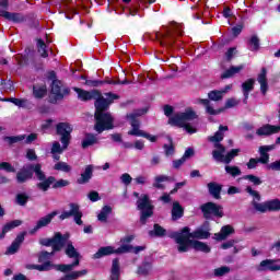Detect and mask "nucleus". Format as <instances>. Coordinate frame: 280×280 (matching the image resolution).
<instances>
[{"mask_svg": "<svg viewBox=\"0 0 280 280\" xmlns=\"http://www.w3.org/2000/svg\"><path fill=\"white\" fill-rule=\"evenodd\" d=\"M39 244H42V246H51L52 252H42L38 261L43 265H26L27 270H38L39 272L51 270L54 265H51L49 259H51V255H54L55 250H60L63 246H66V255L71 259H74V261L69 265H56V270L59 272H71L73 268L80 266V254L73 246V243L69 241V235L56 233L52 238H40Z\"/></svg>", "mask_w": 280, "mask_h": 280, "instance_id": "nucleus-1", "label": "nucleus"}, {"mask_svg": "<svg viewBox=\"0 0 280 280\" xmlns=\"http://www.w3.org/2000/svg\"><path fill=\"white\" fill-rule=\"evenodd\" d=\"M73 91L77 92L78 97L81 102H89L91 100H95V119L96 124L94 126V130L96 132L102 133L104 130H113V121L114 118L110 113H104V110H108V106L115 102V100H119L117 94L106 93L105 97L102 96L100 91H85L80 88H73Z\"/></svg>", "mask_w": 280, "mask_h": 280, "instance_id": "nucleus-2", "label": "nucleus"}, {"mask_svg": "<svg viewBox=\"0 0 280 280\" xmlns=\"http://www.w3.org/2000/svg\"><path fill=\"white\" fill-rule=\"evenodd\" d=\"M189 228L185 226L178 232H171L168 237L175 241L178 253H187L189 250V241L191 240H208L211 233L209 230L199 228L194 232H190Z\"/></svg>", "mask_w": 280, "mask_h": 280, "instance_id": "nucleus-3", "label": "nucleus"}, {"mask_svg": "<svg viewBox=\"0 0 280 280\" xmlns=\"http://www.w3.org/2000/svg\"><path fill=\"white\" fill-rule=\"evenodd\" d=\"M228 130V126H220L214 136L209 138V141L213 143L215 148V150L212 151L214 161H218L219 163H225L226 165L233 161L234 156L240 154V149H233L226 153V149L220 143V141L224 139V132Z\"/></svg>", "mask_w": 280, "mask_h": 280, "instance_id": "nucleus-4", "label": "nucleus"}, {"mask_svg": "<svg viewBox=\"0 0 280 280\" xmlns=\"http://www.w3.org/2000/svg\"><path fill=\"white\" fill-rule=\"evenodd\" d=\"M37 177V180H40V183L37 184V187L40 189V191H47L49 187H51V183H54V176L46 177L45 173L42 170L40 164L32 165L27 164L25 165L20 172L16 174V180L18 183H25V180H30L32 176Z\"/></svg>", "mask_w": 280, "mask_h": 280, "instance_id": "nucleus-5", "label": "nucleus"}, {"mask_svg": "<svg viewBox=\"0 0 280 280\" xmlns=\"http://www.w3.org/2000/svg\"><path fill=\"white\" fill-rule=\"evenodd\" d=\"M135 240V236L129 235L120 240V247L115 248L113 246L101 247L97 253L94 254V259H101V257H106V255H124V253H135L139 255L141 250H145V246L132 247L130 242Z\"/></svg>", "mask_w": 280, "mask_h": 280, "instance_id": "nucleus-6", "label": "nucleus"}, {"mask_svg": "<svg viewBox=\"0 0 280 280\" xmlns=\"http://www.w3.org/2000/svg\"><path fill=\"white\" fill-rule=\"evenodd\" d=\"M198 119V114L191 108H187L185 112L174 114L168 118V124L171 126H178L179 128H185L188 135H195L198 130L195 126L190 125L189 121Z\"/></svg>", "mask_w": 280, "mask_h": 280, "instance_id": "nucleus-7", "label": "nucleus"}, {"mask_svg": "<svg viewBox=\"0 0 280 280\" xmlns=\"http://www.w3.org/2000/svg\"><path fill=\"white\" fill-rule=\"evenodd\" d=\"M155 36L162 47H172L176 36H183V25L173 23L164 33H156Z\"/></svg>", "mask_w": 280, "mask_h": 280, "instance_id": "nucleus-8", "label": "nucleus"}, {"mask_svg": "<svg viewBox=\"0 0 280 280\" xmlns=\"http://www.w3.org/2000/svg\"><path fill=\"white\" fill-rule=\"evenodd\" d=\"M141 115H145V109H137L127 115V119L131 126V130L128 131L130 137H143L144 131L141 130V121L139 120Z\"/></svg>", "mask_w": 280, "mask_h": 280, "instance_id": "nucleus-9", "label": "nucleus"}, {"mask_svg": "<svg viewBox=\"0 0 280 280\" xmlns=\"http://www.w3.org/2000/svg\"><path fill=\"white\" fill-rule=\"evenodd\" d=\"M138 209L139 211H141L140 222L142 224H145V221L148 220V218H151L153 213L152 210L154 209L148 195H142L141 198L138 200Z\"/></svg>", "mask_w": 280, "mask_h": 280, "instance_id": "nucleus-10", "label": "nucleus"}, {"mask_svg": "<svg viewBox=\"0 0 280 280\" xmlns=\"http://www.w3.org/2000/svg\"><path fill=\"white\" fill-rule=\"evenodd\" d=\"M201 211L207 220H211V218H222L224 215L222 206H219L214 202H207L202 205Z\"/></svg>", "mask_w": 280, "mask_h": 280, "instance_id": "nucleus-11", "label": "nucleus"}, {"mask_svg": "<svg viewBox=\"0 0 280 280\" xmlns=\"http://www.w3.org/2000/svg\"><path fill=\"white\" fill-rule=\"evenodd\" d=\"M71 132H73V127L69 122H59L57 125V135H59L60 141L63 148H69V141H71Z\"/></svg>", "mask_w": 280, "mask_h": 280, "instance_id": "nucleus-12", "label": "nucleus"}, {"mask_svg": "<svg viewBox=\"0 0 280 280\" xmlns=\"http://www.w3.org/2000/svg\"><path fill=\"white\" fill-rule=\"evenodd\" d=\"M258 272H279L280 270V259H265L261 260L259 265L256 266Z\"/></svg>", "mask_w": 280, "mask_h": 280, "instance_id": "nucleus-13", "label": "nucleus"}, {"mask_svg": "<svg viewBox=\"0 0 280 280\" xmlns=\"http://www.w3.org/2000/svg\"><path fill=\"white\" fill-rule=\"evenodd\" d=\"M8 10V0H0V16L7 19V21H13V23H21L23 15L19 13H10Z\"/></svg>", "mask_w": 280, "mask_h": 280, "instance_id": "nucleus-14", "label": "nucleus"}, {"mask_svg": "<svg viewBox=\"0 0 280 280\" xmlns=\"http://www.w3.org/2000/svg\"><path fill=\"white\" fill-rule=\"evenodd\" d=\"M73 215L75 224L82 225V212H80V207L75 203L70 205V211H65L60 214L59 220H67Z\"/></svg>", "mask_w": 280, "mask_h": 280, "instance_id": "nucleus-15", "label": "nucleus"}, {"mask_svg": "<svg viewBox=\"0 0 280 280\" xmlns=\"http://www.w3.org/2000/svg\"><path fill=\"white\" fill-rule=\"evenodd\" d=\"M49 80H52L51 83V94L55 95V100H61L62 97V82L56 80V72L49 73Z\"/></svg>", "mask_w": 280, "mask_h": 280, "instance_id": "nucleus-16", "label": "nucleus"}, {"mask_svg": "<svg viewBox=\"0 0 280 280\" xmlns=\"http://www.w3.org/2000/svg\"><path fill=\"white\" fill-rule=\"evenodd\" d=\"M58 215V211H52L51 213L47 214L46 217H43L40 220L37 221L36 226L30 231L31 235H34L36 231L39 229H43L44 226H47L51 223V221Z\"/></svg>", "mask_w": 280, "mask_h": 280, "instance_id": "nucleus-17", "label": "nucleus"}, {"mask_svg": "<svg viewBox=\"0 0 280 280\" xmlns=\"http://www.w3.org/2000/svg\"><path fill=\"white\" fill-rule=\"evenodd\" d=\"M280 131V126L265 125L257 129L258 137H269V135H277Z\"/></svg>", "mask_w": 280, "mask_h": 280, "instance_id": "nucleus-18", "label": "nucleus"}, {"mask_svg": "<svg viewBox=\"0 0 280 280\" xmlns=\"http://www.w3.org/2000/svg\"><path fill=\"white\" fill-rule=\"evenodd\" d=\"M257 82L260 84V93L266 95L268 93V71L262 68L257 77Z\"/></svg>", "mask_w": 280, "mask_h": 280, "instance_id": "nucleus-19", "label": "nucleus"}, {"mask_svg": "<svg viewBox=\"0 0 280 280\" xmlns=\"http://www.w3.org/2000/svg\"><path fill=\"white\" fill-rule=\"evenodd\" d=\"M36 139H38V135L31 133L27 137L25 135L8 137L7 141H9V143H19V141H24L25 143H32L33 141H36Z\"/></svg>", "mask_w": 280, "mask_h": 280, "instance_id": "nucleus-20", "label": "nucleus"}, {"mask_svg": "<svg viewBox=\"0 0 280 280\" xmlns=\"http://www.w3.org/2000/svg\"><path fill=\"white\" fill-rule=\"evenodd\" d=\"M25 232H22L16 236L11 246L7 249L5 255H14L21 248V244L25 241Z\"/></svg>", "mask_w": 280, "mask_h": 280, "instance_id": "nucleus-21", "label": "nucleus"}, {"mask_svg": "<svg viewBox=\"0 0 280 280\" xmlns=\"http://www.w3.org/2000/svg\"><path fill=\"white\" fill-rule=\"evenodd\" d=\"M277 147L275 144L270 145H262L259 148L260 158L257 159L258 163L266 164L268 161H270V155H268V152H271V150H275Z\"/></svg>", "mask_w": 280, "mask_h": 280, "instance_id": "nucleus-22", "label": "nucleus"}, {"mask_svg": "<svg viewBox=\"0 0 280 280\" xmlns=\"http://www.w3.org/2000/svg\"><path fill=\"white\" fill-rule=\"evenodd\" d=\"M253 89H255V79H249L242 84V91H243V95H244V101H243L244 104H247L248 95H249L250 91H253Z\"/></svg>", "mask_w": 280, "mask_h": 280, "instance_id": "nucleus-23", "label": "nucleus"}, {"mask_svg": "<svg viewBox=\"0 0 280 280\" xmlns=\"http://www.w3.org/2000/svg\"><path fill=\"white\" fill-rule=\"evenodd\" d=\"M191 246L195 250H199L200 253H210L211 247L209 245L200 242V241H189L188 248Z\"/></svg>", "mask_w": 280, "mask_h": 280, "instance_id": "nucleus-24", "label": "nucleus"}, {"mask_svg": "<svg viewBox=\"0 0 280 280\" xmlns=\"http://www.w3.org/2000/svg\"><path fill=\"white\" fill-rule=\"evenodd\" d=\"M65 150H67V148H65V144L60 147V142L55 141L52 143L51 151H50L52 154V159H55V161H60V154H62Z\"/></svg>", "mask_w": 280, "mask_h": 280, "instance_id": "nucleus-25", "label": "nucleus"}, {"mask_svg": "<svg viewBox=\"0 0 280 280\" xmlns=\"http://www.w3.org/2000/svg\"><path fill=\"white\" fill-rule=\"evenodd\" d=\"M33 95L37 100H42V97H45V95H47V85H45V83L34 85Z\"/></svg>", "mask_w": 280, "mask_h": 280, "instance_id": "nucleus-26", "label": "nucleus"}, {"mask_svg": "<svg viewBox=\"0 0 280 280\" xmlns=\"http://www.w3.org/2000/svg\"><path fill=\"white\" fill-rule=\"evenodd\" d=\"M120 275H121V271L119 268V259L116 258L112 262L109 280H119Z\"/></svg>", "mask_w": 280, "mask_h": 280, "instance_id": "nucleus-27", "label": "nucleus"}, {"mask_svg": "<svg viewBox=\"0 0 280 280\" xmlns=\"http://www.w3.org/2000/svg\"><path fill=\"white\" fill-rule=\"evenodd\" d=\"M93 177V165H88L85 171L81 174V177L78 179L79 185H84L89 183V179Z\"/></svg>", "mask_w": 280, "mask_h": 280, "instance_id": "nucleus-28", "label": "nucleus"}, {"mask_svg": "<svg viewBox=\"0 0 280 280\" xmlns=\"http://www.w3.org/2000/svg\"><path fill=\"white\" fill-rule=\"evenodd\" d=\"M231 233H233V226L225 225L221 229L220 233L214 234V240H217L218 242H222V240H226V237H229Z\"/></svg>", "mask_w": 280, "mask_h": 280, "instance_id": "nucleus-29", "label": "nucleus"}, {"mask_svg": "<svg viewBox=\"0 0 280 280\" xmlns=\"http://www.w3.org/2000/svg\"><path fill=\"white\" fill-rule=\"evenodd\" d=\"M197 104H202V106H206V113H208V115H220V113H222V110H223V109H214L209 104V100H207V98H199L197 101Z\"/></svg>", "mask_w": 280, "mask_h": 280, "instance_id": "nucleus-30", "label": "nucleus"}, {"mask_svg": "<svg viewBox=\"0 0 280 280\" xmlns=\"http://www.w3.org/2000/svg\"><path fill=\"white\" fill-rule=\"evenodd\" d=\"M21 224H23V221L21 220H14L7 223L2 229V233L0 234V240H3V237H5V233H9V231H12V229H16V226H21Z\"/></svg>", "mask_w": 280, "mask_h": 280, "instance_id": "nucleus-31", "label": "nucleus"}, {"mask_svg": "<svg viewBox=\"0 0 280 280\" xmlns=\"http://www.w3.org/2000/svg\"><path fill=\"white\" fill-rule=\"evenodd\" d=\"M242 69H244V66H232L230 69L225 70L221 74V78H222V80L233 78V75H236V73H240V71H242Z\"/></svg>", "mask_w": 280, "mask_h": 280, "instance_id": "nucleus-32", "label": "nucleus"}, {"mask_svg": "<svg viewBox=\"0 0 280 280\" xmlns=\"http://www.w3.org/2000/svg\"><path fill=\"white\" fill-rule=\"evenodd\" d=\"M209 194L213 196L217 200H220V192L222 191V186L218 183L208 184Z\"/></svg>", "mask_w": 280, "mask_h": 280, "instance_id": "nucleus-33", "label": "nucleus"}, {"mask_svg": "<svg viewBox=\"0 0 280 280\" xmlns=\"http://www.w3.org/2000/svg\"><path fill=\"white\" fill-rule=\"evenodd\" d=\"M89 271L86 269L80 270V271H72L65 277L60 278L59 280H77L80 279V277H85Z\"/></svg>", "mask_w": 280, "mask_h": 280, "instance_id": "nucleus-34", "label": "nucleus"}, {"mask_svg": "<svg viewBox=\"0 0 280 280\" xmlns=\"http://www.w3.org/2000/svg\"><path fill=\"white\" fill-rule=\"evenodd\" d=\"M183 213H184V210L180 203H178V201L173 202V209H172L173 220H180V218H183Z\"/></svg>", "mask_w": 280, "mask_h": 280, "instance_id": "nucleus-35", "label": "nucleus"}, {"mask_svg": "<svg viewBox=\"0 0 280 280\" xmlns=\"http://www.w3.org/2000/svg\"><path fill=\"white\" fill-rule=\"evenodd\" d=\"M152 272V264L143 262L138 267L137 275H141L142 277H148Z\"/></svg>", "mask_w": 280, "mask_h": 280, "instance_id": "nucleus-36", "label": "nucleus"}, {"mask_svg": "<svg viewBox=\"0 0 280 280\" xmlns=\"http://www.w3.org/2000/svg\"><path fill=\"white\" fill-rule=\"evenodd\" d=\"M170 177L166 175H159L154 178L153 187L156 189H165V185L163 183H167Z\"/></svg>", "mask_w": 280, "mask_h": 280, "instance_id": "nucleus-37", "label": "nucleus"}, {"mask_svg": "<svg viewBox=\"0 0 280 280\" xmlns=\"http://www.w3.org/2000/svg\"><path fill=\"white\" fill-rule=\"evenodd\" d=\"M97 143V137L92 133H86L82 141V148H90V145H95Z\"/></svg>", "mask_w": 280, "mask_h": 280, "instance_id": "nucleus-38", "label": "nucleus"}, {"mask_svg": "<svg viewBox=\"0 0 280 280\" xmlns=\"http://www.w3.org/2000/svg\"><path fill=\"white\" fill-rule=\"evenodd\" d=\"M112 211H113V209L109 206L103 207V209L101 210V212L97 215L98 221L106 222V220H108V215H110Z\"/></svg>", "mask_w": 280, "mask_h": 280, "instance_id": "nucleus-39", "label": "nucleus"}, {"mask_svg": "<svg viewBox=\"0 0 280 280\" xmlns=\"http://www.w3.org/2000/svg\"><path fill=\"white\" fill-rule=\"evenodd\" d=\"M9 102H11V104H14V106H18L19 108H27V106H30V102L26 98L10 97Z\"/></svg>", "mask_w": 280, "mask_h": 280, "instance_id": "nucleus-40", "label": "nucleus"}, {"mask_svg": "<svg viewBox=\"0 0 280 280\" xmlns=\"http://www.w3.org/2000/svg\"><path fill=\"white\" fill-rule=\"evenodd\" d=\"M86 86H102V84H116L113 80L101 81V80H86Z\"/></svg>", "mask_w": 280, "mask_h": 280, "instance_id": "nucleus-41", "label": "nucleus"}, {"mask_svg": "<svg viewBox=\"0 0 280 280\" xmlns=\"http://www.w3.org/2000/svg\"><path fill=\"white\" fill-rule=\"evenodd\" d=\"M37 49L42 58H47V56H49V54H47V45L45 42H43V39H37Z\"/></svg>", "mask_w": 280, "mask_h": 280, "instance_id": "nucleus-42", "label": "nucleus"}, {"mask_svg": "<svg viewBox=\"0 0 280 280\" xmlns=\"http://www.w3.org/2000/svg\"><path fill=\"white\" fill-rule=\"evenodd\" d=\"M54 170H56L57 172L69 173V172H71V166H69V164H67V162H57L54 166Z\"/></svg>", "mask_w": 280, "mask_h": 280, "instance_id": "nucleus-43", "label": "nucleus"}, {"mask_svg": "<svg viewBox=\"0 0 280 280\" xmlns=\"http://www.w3.org/2000/svg\"><path fill=\"white\" fill-rule=\"evenodd\" d=\"M267 209L268 211H280V200L272 199L267 201Z\"/></svg>", "mask_w": 280, "mask_h": 280, "instance_id": "nucleus-44", "label": "nucleus"}, {"mask_svg": "<svg viewBox=\"0 0 280 280\" xmlns=\"http://www.w3.org/2000/svg\"><path fill=\"white\" fill-rule=\"evenodd\" d=\"M209 100L212 102H220L222 97H224V94H222V91L213 90L208 94Z\"/></svg>", "mask_w": 280, "mask_h": 280, "instance_id": "nucleus-45", "label": "nucleus"}, {"mask_svg": "<svg viewBox=\"0 0 280 280\" xmlns=\"http://www.w3.org/2000/svg\"><path fill=\"white\" fill-rule=\"evenodd\" d=\"M225 172L226 174H230V176H240L242 175V170H240V167L237 166H225Z\"/></svg>", "mask_w": 280, "mask_h": 280, "instance_id": "nucleus-46", "label": "nucleus"}, {"mask_svg": "<svg viewBox=\"0 0 280 280\" xmlns=\"http://www.w3.org/2000/svg\"><path fill=\"white\" fill-rule=\"evenodd\" d=\"M253 205H254V209H256V211H259L260 213H266L268 211V201L262 203L254 201Z\"/></svg>", "mask_w": 280, "mask_h": 280, "instance_id": "nucleus-47", "label": "nucleus"}, {"mask_svg": "<svg viewBox=\"0 0 280 280\" xmlns=\"http://www.w3.org/2000/svg\"><path fill=\"white\" fill-rule=\"evenodd\" d=\"M250 51H257L259 49V38L257 36H252L249 39Z\"/></svg>", "mask_w": 280, "mask_h": 280, "instance_id": "nucleus-48", "label": "nucleus"}, {"mask_svg": "<svg viewBox=\"0 0 280 280\" xmlns=\"http://www.w3.org/2000/svg\"><path fill=\"white\" fill-rule=\"evenodd\" d=\"M231 272V268L223 266L214 269V277H224V275H229Z\"/></svg>", "mask_w": 280, "mask_h": 280, "instance_id": "nucleus-49", "label": "nucleus"}, {"mask_svg": "<svg viewBox=\"0 0 280 280\" xmlns=\"http://www.w3.org/2000/svg\"><path fill=\"white\" fill-rule=\"evenodd\" d=\"M50 185H52L54 189H59L60 187H67L69 185V180L59 179L56 182L55 179L54 183H51Z\"/></svg>", "mask_w": 280, "mask_h": 280, "instance_id": "nucleus-50", "label": "nucleus"}, {"mask_svg": "<svg viewBox=\"0 0 280 280\" xmlns=\"http://www.w3.org/2000/svg\"><path fill=\"white\" fill-rule=\"evenodd\" d=\"M244 179L249 180L253 185H261V179L255 175H246Z\"/></svg>", "mask_w": 280, "mask_h": 280, "instance_id": "nucleus-51", "label": "nucleus"}, {"mask_svg": "<svg viewBox=\"0 0 280 280\" xmlns=\"http://www.w3.org/2000/svg\"><path fill=\"white\" fill-rule=\"evenodd\" d=\"M27 195L25 194H20L16 196V202L18 205H21V207H23L24 205L27 203Z\"/></svg>", "mask_w": 280, "mask_h": 280, "instance_id": "nucleus-52", "label": "nucleus"}, {"mask_svg": "<svg viewBox=\"0 0 280 280\" xmlns=\"http://www.w3.org/2000/svg\"><path fill=\"white\" fill-rule=\"evenodd\" d=\"M0 170H3L4 172H15L13 166L8 162L0 163Z\"/></svg>", "mask_w": 280, "mask_h": 280, "instance_id": "nucleus-53", "label": "nucleus"}, {"mask_svg": "<svg viewBox=\"0 0 280 280\" xmlns=\"http://www.w3.org/2000/svg\"><path fill=\"white\" fill-rule=\"evenodd\" d=\"M120 180L121 183H124V185H130V183H132V177L130 176V174L125 173L120 176Z\"/></svg>", "mask_w": 280, "mask_h": 280, "instance_id": "nucleus-54", "label": "nucleus"}, {"mask_svg": "<svg viewBox=\"0 0 280 280\" xmlns=\"http://www.w3.org/2000/svg\"><path fill=\"white\" fill-rule=\"evenodd\" d=\"M247 194H249V196H253L255 198V200H260L261 197L259 196V192H257V190H253V188L250 186H248L246 188Z\"/></svg>", "mask_w": 280, "mask_h": 280, "instance_id": "nucleus-55", "label": "nucleus"}, {"mask_svg": "<svg viewBox=\"0 0 280 280\" xmlns=\"http://www.w3.org/2000/svg\"><path fill=\"white\" fill-rule=\"evenodd\" d=\"M237 104H240V102H237V100H235V98H229V100L225 102V108H233V107L237 106Z\"/></svg>", "mask_w": 280, "mask_h": 280, "instance_id": "nucleus-56", "label": "nucleus"}, {"mask_svg": "<svg viewBox=\"0 0 280 280\" xmlns=\"http://www.w3.org/2000/svg\"><path fill=\"white\" fill-rule=\"evenodd\" d=\"M89 200H91V202H97V200H100V194L97 191H91L88 195Z\"/></svg>", "mask_w": 280, "mask_h": 280, "instance_id": "nucleus-57", "label": "nucleus"}, {"mask_svg": "<svg viewBox=\"0 0 280 280\" xmlns=\"http://www.w3.org/2000/svg\"><path fill=\"white\" fill-rule=\"evenodd\" d=\"M26 159H28V161H36V151H34L33 149H28L26 152Z\"/></svg>", "mask_w": 280, "mask_h": 280, "instance_id": "nucleus-58", "label": "nucleus"}, {"mask_svg": "<svg viewBox=\"0 0 280 280\" xmlns=\"http://www.w3.org/2000/svg\"><path fill=\"white\" fill-rule=\"evenodd\" d=\"M142 137H143L144 139H148V141H151V143H156V141H158V139H159V137L152 136V135H150V133H148V132H145V131H144V133H142Z\"/></svg>", "mask_w": 280, "mask_h": 280, "instance_id": "nucleus-59", "label": "nucleus"}, {"mask_svg": "<svg viewBox=\"0 0 280 280\" xmlns=\"http://www.w3.org/2000/svg\"><path fill=\"white\" fill-rule=\"evenodd\" d=\"M268 170H272L273 172H280V160L268 165Z\"/></svg>", "mask_w": 280, "mask_h": 280, "instance_id": "nucleus-60", "label": "nucleus"}, {"mask_svg": "<svg viewBox=\"0 0 280 280\" xmlns=\"http://www.w3.org/2000/svg\"><path fill=\"white\" fill-rule=\"evenodd\" d=\"M124 10L127 11L130 14V16H137V7H124Z\"/></svg>", "mask_w": 280, "mask_h": 280, "instance_id": "nucleus-61", "label": "nucleus"}, {"mask_svg": "<svg viewBox=\"0 0 280 280\" xmlns=\"http://www.w3.org/2000/svg\"><path fill=\"white\" fill-rule=\"evenodd\" d=\"M154 233L155 235H165V229H163L162 226H160L159 224L154 225Z\"/></svg>", "mask_w": 280, "mask_h": 280, "instance_id": "nucleus-62", "label": "nucleus"}, {"mask_svg": "<svg viewBox=\"0 0 280 280\" xmlns=\"http://www.w3.org/2000/svg\"><path fill=\"white\" fill-rule=\"evenodd\" d=\"M259 163V161L257 159H250L249 163H247V168L248 170H255V167H257V164Z\"/></svg>", "mask_w": 280, "mask_h": 280, "instance_id": "nucleus-63", "label": "nucleus"}, {"mask_svg": "<svg viewBox=\"0 0 280 280\" xmlns=\"http://www.w3.org/2000/svg\"><path fill=\"white\" fill-rule=\"evenodd\" d=\"M236 54V48L232 47L225 52V57L228 60H231L233 58V55Z\"/></svg>", "mask_w": 280, "mask_h": 280, "instance_id": "nucleus-64", "label": "nucleus"}]
</instances>
